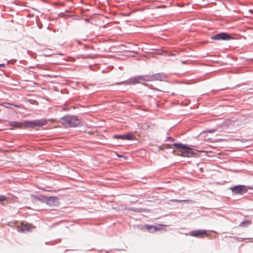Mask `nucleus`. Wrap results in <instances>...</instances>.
Instances as JSON below:
<instances>
[{"label": "nucleus", "instance_id": "nucleus-1", "mask_svg": "<svg viewBox=\"0 0 253 253\" xmlns=\"http://www.w3.org/2000/svg\"><path fill=\"white\" fill-rule=\"evenodd\" d=\"M47 124V120L44 119L33 121H25L23 123L16 121L9 122V126L13 127L20 128L22 126L24 128H35L42 127Z\"/></svg>", "mask_w": 253, "mask_h": 253}, {"label": "nucleus", "instance_id": "nucleus-2", "mask_svg": "<svg viewBox=\"0 0 253 253\" xmlns=\"http://www.w3.org/2000/svg\"><path fill=\"white\" fill-rule=\"evenodd\" d=\"M60 122L65 127H75L80 125L81 121L76 116L65 115L61 118Z\"/></svg>", "mask_w": 253, "mask_h": 253}, {"label": "nucleus", "instance_id": "nucleus-3", "mask_svg": "<svg viewBox=\"0 0 253 253\" xmlns=\"http://www.w3.org/2000/svg\"><path fill=\"white\" fill-rule=\"evenodd\" d=\"M173 146L176 149H182L180 152V155L184 157H195L196 153L191 152L192 149L189 146L180 143H174Z\"/></svg>", "mask_w": 253, "mask_h": 253}, {"label": "nucleus", "instance_id": "nucleus-4", "mask_svg": "<svg viewBox=\"0 0 253 253\" xmlns=\"http://www.w3.org/2000/svg\"><path fill=\"white\" fill-rule=\"evenodd\" d=\"M232 193L235 195H243L248 191V189H253V186H246L244 185H237L233 187H230Z\"/></svg>", "mask_w": 253, "mask_h": 253}, {"label": "nucleus", "instance_id": "nucleus-5", "mask_svg": "<svg viewBox=\"0 0 253 253\" xmlns=\"http://www.w3.org/2000/svg\"><path fill=\"white\" fill-rule=\"evenodd\" d=\"M233 38L227 33L221 32L215 34L211 37V39L216 41L224 40L228 41L232 39Z\"/></svg>", "mask_w": 253, "mask_h": 253}, {"label": "nucleus", "instance_id": "nucleus-6", "mask_svg": "<svg viewBox=\"0 0 253 253\" xmlns=\"http://www.w3.org/2000/svg\"><path fill=\"white\" fill-rule=\"evenodd\" d=\"M45 203L51 207H58L59 205V199L55 196L47 197Z\"/></svg>", "mask_w": 253, "mask_h": 253}, {"label": "nucleus", "instance_id": "nucleus-7", "mask_svg": "<svg viewBox=\"0 0 253 253\" xmlns=\"http://www.w3.org/2000/svg\"><path fill=\"white\" fill-rule=\"evenodd\" d=\"M139 84V81L137 79V76L130 78L127 81H123L122 82L116 83L114 84L120 85V84H126V85H131Z\"/></svg>", "mask_w": 253, "mask_h": 253}, {"label": "nucleus", "instance_id": "nucleus-8", "mask_svg": "<svg viewBox=\"0 0 253 253\" xmlns=\"http://www.w3.org/2000/svg\"><path fill=\"white\" fill-rule=\"evenodd\" d=\"M207 231L206 230H195L190 231L189 235L195 237H200L202 236L206 235Z\"/></svg>", "mask_w": 253, "mask_h": 253}, {"label": "nucleus", "instance_id": "nucleus-9", "mask_svg": "<svg viewBox=\"0 0 253 253\" xmlns=\"http://www.w3.org/2000/svg\"><path fill=\"white\" fill-rule=\"evenodd\" d=\"M113 138L122 140H132L134 138V135L130 133H128L122 135H114Z\"/></svg>", "mask_w": 253, "mask_h": 253}, {"label": "nucleus", "instance_id": "nucleus-10", "mask_svg": "<svg viewBox=\"0 0 253 253\" xmlns=\"http://www.w3.org/2000/svg\"><path fill=\"white\" fill-rule=\"evenodd\" d=\"M167 77L166 74L164 73H159L153 75V81H164Z\"/></svg>", "mask_w": 253, "mask_h": 253}, {"label": "nucleus", "instance_id": "nucleus-11", "mask_svg": "<svg viewBox=\"0 0 253 253\" xmlns=\"http://www.w3.org/2000/svg\"><path fill=\"white\" fill-rule=\"evenodd\" d=\"M145 226L146 227L147 230L150 232H153L159 229V228L157 226L154 225H149L146 224Z\"/></svg>", "mask_w": 253, "mask_h": 253}, {"label": "nucleus", "instance_id": "nucleus-12", "mask_svg": "<svg viewBox=\"0 0 253 253\" xmlns=\"http://www.w3.org/2000/svg\"><path fill=\"white\" fill-rule=\"evenodd\" d=\"M251 224H252V222L251 221L245 220V221L241 222L240 223L239 226L240 227H247V226L250 225Z\"/></svg>", "mask_w": 253, "mask_h": 253}, {"label": "nucleus", "instance_id": "nucleus-13", "mask_svg": "<svg viewBox=\"0 0 253 253\" xmlns=\"http://www.w3.org/2000/svg\"><path fill=\"white\" fill-rule=\"evenodd\" d=\"M137 79L139 81V84H144L145 82V79L144 75L137 76Z\"/></svg>", "mask_w": 253, "mask_h": 253}, {"label": "nucleus", "instance_id": "nucleus-14", "mask_svg": "<svg viewBox=\"0 0 253 253\" xmlns=\"http://www.w3.org/2000/svg\"><path fill=\"white\" fill-rule=\"evenodd\" d=\"M145 76V82L153 81V75H146Z\"/></svg>", "mask_w": 253, "mask_h": 253}, {"label": "nucleus", "instance_id": "nucleus-15", "mask_svg": "<svg viewBox=\"0 0 253 253\" xmlns=\"http://www.w3.org/2000/svg\"><path fill=\"white\" fill-rule=\"evenodd\" d=\"M37 199L39 201L45 203L47 199V196L42 195H40L38 197H37Z\"/></svg>", "mask_w": 253, "mask_h": 253}, {"label": "nucleus", "instance_id": "nucleus-16", "mask_svg": "<svg viewBox=\"0 0 253 253\" xmlns=\"http://www.w3.org/2000/svg\"><path fill=\"white\" fill-rule=\"evenodd\" d=\"M20 230L22 231V232H24V231H29L30 230V228L29 227H28V225H24L23 226H22L21 227V228L20 229Z\"/></svg>", "mask_w": 253, "mask_h": 253}, {"label": "nucleus", "instance_id": "nucleus-17", "mask_svg": "<svg viewBox=\"0 0 253 253\" xmlns=\"http://www.w3.org/2000/svg\"><path fill=\"white\" fill-rule=\"evenodd\" d=\"M12 105H13V104L10 103H8V102H4L3 103V106L5 107V108H10V106H12Z\"/></svg>", "mask_w": 253, "mask_h": 253}, {"label": "nucleus", "instance_id": "nucleus-18", "mask_svg": "<svg viewBox=\"0 0 253 253\" xmlns=\"http://www.w3.org/2000/svg\"><path fill=\"white\" fill-rule=\"evenodd\" d=\"M6 200V198L4 195H0V202L5 201Z\"/></svg>", "mask_w": 253, "mask_h": 253}, {"label": "nucleus", "instance_id": "nucleus-19", "mask_svg": "<svg viewBox=\"0 0 253 253\" xmlns=\"http://www.w3.org/2000/svg\"><path fill=\"white\" fill-rule=\"evenodd\" d=\"M166 140H169V141L172 142V141H174V139L171 137H168L166 139Z\"/></svg>", "mask_w": 253, "mask_h": 253}, {"label": "nucleus", "instance_id": "nucleus-20", "mask_svg": "<svg viewBox=\"0 0 253 253\" xmlns=\"http://www.w3.org/2000/svg\"><path fill=\"white\" fill-rule=\"evenodd\" d=\"M117 156L119 157V158H124L126 160L127 159V157L125 156H123L122 155H120V154H117Z\"/></svg>", "mask_w": 253, "mask_h": 253}, {"label": "nucleus", "instance_id": "nucleus-21", "mask_svg": "<svg viewBox=\"0 0 253 253\" xmlns=\"http://www.w3.org/2000/svg\"><path fill=\"white\" fill-rule=\"evenodd\" d=\"M215 131V129H211L208 130L207 131L209 133H212V132H214Z\"/></svg>", "mask_w": 253, "mask_h": 253}, {"label": "nucleus", "instance_id": "nucleus-22", "mask_svg": "<svg viewBox=\"0 0 253 253\" xmlns=\"http://www.w3.org/2000/svg\"><path fill=\"white\" fill-rule=\"evenodd\" d=\"M148 86L151 89H152L154 90H157V89L156 88L153 87L151 85H148Z\"/></svg>", "mask_w": 253, "mask_h": 253}, {"label": "nucleus", "instance_id": "nucleus-23", "mask_svg": "<svg viewBox=\"0 0 253 253\" xmlns=\"http://www.w3.org/2000/svg\"><path fill=\"white\" fill-rule=\"evenodd\" d=\"M5 66V65L4 64H0V67H4Z\"/></svg>", "mask_w": 253, "mask_h": 253}, {"label": "nucleus", "instance_id": "nucleus-24", "mask_svg": "<svg viewBox=\"0 0 253 253\" xmlns=\"http://www.w3.org/2000/svg\"><path fill=\"white\" fill-rule=\"evenodd\" d=\"M68 109H68V108H63V110H68Z\"/></svg>", "mask_w": 253, "mask_h": 253}]
</instances>
